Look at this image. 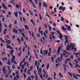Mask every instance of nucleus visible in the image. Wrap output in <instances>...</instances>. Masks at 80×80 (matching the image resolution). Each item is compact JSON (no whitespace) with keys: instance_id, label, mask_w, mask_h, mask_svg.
<instances>
[{"instance_id":"obj_17","label":"nucleus","mask_w":80,"mask_h":80,"mask_svg":"<svg viewBox=\"0 0 80 80\" xmlns=\"http://www.w3.org/2000/svg\"><path fill=\"white\" fill-rule=\"evenodd\" d=\"M43 6L44 7H46V8H47V4H46V3H45V2H43Z\"/></svg>"},{"instance_id":"obj_31","label":"nucleus","mask_w":80,"mask_h":80,"mask_svg":"<svg viewBox=\"0 0 80 80\" xmlns=\"http://www.w3.org/2000/svg\"><path fill=\"white\" fill-rule=\"evenodd\" d=\"M66 62H68V61H71V59H70V58H68L66 60Z\"/></svg>"},{"instance_id":"obj_38","label":"nucleus","mask_w":80,"mask_h":80,"mask_svg":"<svg viewBox=\"0 0 80 80\" xmlns=\"http://www.w3.org/2000/svg\"><path fill=\"white\" fill-rule=\"evenodd\" d=\"M38 62H37V61H35V66H37V63Z\"/></svg>"},{"instance_id":"obj_63","label":"nucleus","mask_w":80,"mask_h":80,"mask_svg":"<svg viewBox=\"0 0 80 80\" xmlns=\"http://www.w3.org/2000/svg\"><path fill=\"white\" fill-rule=\"evenodd\" d=\"M51 33L52 34V35H54V34H55V33H56V32H51Z\"/></svg>"},{"instance_id":"obj_50","label":"nucleus","mask_w":80,"mask_h":80,"mask_svg":"<svg viewBox=\"0 0 80 80\" xmlns=\"http://www.w3.org/2000/svg\"><path fill=\"white\" fill-rule=\"evenodd\" d=\"M52 38H54V39H55V36L52 35L51 36Z\"/></svg>"},{"instance_id":"obj_43","label":"nucleus","mask_w":80,"mask_h":80,"mask_svg":"<svg viewBox=\"0 0 80 80\" xmlns=\"http://www.w3.org/2000/svg\"><path fill=\"white\" fill-rule=\"evenodd\" d=\"M2 21L3 22H5V18H2Z\"/></svg>"},{"instance_id":"obj_58","label":"nucleus","mask_w":80,"mask_h":80,"mask_svg":"<svg viewBox=\"0 0 80 80\" xmlns=\"http://www.w3.org/2000/svg\"><path fill=\"white\" fill-rule=\"evenodd\" d=\"M23 21H24V22H26V21H27V20H26V19H25V18H23Z\"/></svg>"},{"instance_id":"obj_41","label":"nucleus","mask_w":80,"mask_h":80,"mask_svg":"<svg viewBox=\"0 0 80 80\" xmlns=\"http://www.w3.org/2000/svg\"><path fill=\"white\" fill-rule=\"evenodd\" d=\"M25 47L23 46V48L22 49L23 52H25Z\"/></svg>"},{"instance_id":"obj_55","label":"nucleus","mask_w":80,"mask_h":80,"mask_svg":"<svg viewBox=\"0 0 80 80\" xmlns=\"http://www.w3.org/2000/svg\"><path fill=\"white\" fill-rule=\"evenodd\" d=\"M40 30H41V27H40L38 28L39 32H40Z\"/></svg>"},{"instance_id":"obj_2","label":"nucleus","mask_w":80,"mask_h":80,"mask_svg":"<svg viewBox=\"0 0 80 80\" xmlns=\"http://www.w3.org/2000/svg\"><path fill=\"white\" fill-rule=\"evenodd\" d=\"M7 67H6L4 66L2 68V73L4 75H5L7 73V70H6Z\"/></svg>"},{"instance_id":"obj_18","label":"nucleus","mask_w":80,"mask_h":80,"mask_svg":"<svg viewBox=\"0 0 80 80\" xmlns=\"http://www.w3.org/2000/svg\"><path fill=\"white\" fill-rule=\"evenodd\" d=\"M70 28H71V27L70 26H68L67 28V30H69V31H70Z\"/></svg>"},{"instance_id":"obj_20","label":"nucleus","mask_w":80,"mask_h":80,"mask_svg":"<svg viewBox=\"0 0 80 80\" xmlns=\"http://www.w3.org/2000/svg\"><path fill=\"white\" fill-rule=\"evenodd\" d=\"M13 52H14L13 50H12L11 51L10 54L11 55H13Z\"/></svg>"},{"instance_id":"obj_36","label":"nucleus","mask_w":80,"mask_h":80,"mask_svg":"<svg viewBox=\"0 0 80 80\" xmlns=\"http://www.w3.org/2000/svg\"><path fill=\"white\" fill-rule=\"evenodd\" d=\"M60 66V65L58 64H56V68H58V66Z\"/></svg>"},{"instance_id":"obj_19","label":"nucleus","mask_w":80,"mask_h":80,"mask_svg":"<svg viewBox=\"0 0 80 80\" xmlns=\"http://www.w3.org/2000/svg\"><path fill=\"white\" fill-rule=\"evenodd\" d=\"M62 30H64V31H66V30H67V29H66V28H65V27L63 26L62 27Z\"/></svg>"},{"instance_id":"obj_5","label":"nucleus","mask_w":80,"mask_h":80,"mask_svg":"<svg viewBox=\"0 0 80 80\" xmlns=\"http://www.w3.org/2000/svg\"><path fill=\"white\" fill-rule=\"evenodd\" d=\"M59 10H62V12H64V11L66 10L65 7H63L62 6H61L59 8Z\"/></svg>"},{"instance_id":"obj_49","label":"nucleus","mask_w":80,"mask_h":80,"mask_svg":"<svg viewBox=\"0 0 80 80\" xmlns=\"http://www.w3.org/2000/svg\"><path fill=\"white\" fill-rule=\"evenodd\" d=\"M16 77L18 78V79H20V76L18 75H17Z\"/></svg>"},{"instance_id":"obj_30","label":"nucleus","mask_w":80,"mask_h":80,"mask_svg":"<svg viewBox=\"0 0 80 80\" xmlns=\"http://www.w3.org/2000/svg\"><path fill=\"white\" fill-rule=\"evenodd\" d=\"M38 73L39 74V75L42 73V71H38Z\"/></svg>"},{"instance_id":"obj_29","label":"nucleus","mask_w":80,"mask_h":80,"mask_svg":"<svg viewBox=\"0 0 80 80\" xmlns=\"http://www.w3.org/2000/svg\"><path fill=\"white\" fill-rule=\"evenodd\" d=\"M18 31H19V33H21V32H23V31L22 30L20 29H18Z\"/></svg>"},{"instance_id":"obj_57","label":"nucleus","mask_w":80,"mask_h":80,"mask_svg":"<svg viewBox=\"0 0 80 80\" xmlns=\"http://www.w3.org/2000/svg\"><path fill=\"white\" fill-rule=\"evenodd\" d=\"M24 78H26V75L25 73H23Z\"/></svg>"},{"instance_id":"obj_11","label":"nucleus","mask_w":80,"mask_h":80,"mask_svg":"<svg viewBox=\"0 0 80 80\" xmlns=\"http://www.w3.org/2000/svg\"><path fill=\"white\" fill-rule=\"evenodd\" d=\"M2 7L3 8H4L5 10H7V8L5 6V5L4 3H2Z\"/></svg>"},{"instance_id":"obj_4","label":"nucleus","mask_w":80,"mask_h":80,"mask_svg":"<svg viewBox=\"0 0 80 80\" xmlns=\"http://www.w3.org/2000/svg\"><path fill=\"white\" fill-rule=\"evenodd\" d=\"M57 33H58V34L59 35V38L60 39V40H62V39L63 38V35L60 33V31H59L58 30L57 31Z\"/></svg>"},{"instance_id":"obj_14","label":"nucleus","mask_w":80,"mask_h":80,"mask_svg":"<svg viewBox=\"0 0 80 80\" xmlns=\"http://www.w3.org/2000/svg\"><path fill=\"white\" fill-rule=\"evenodd\" d=\"M13 32L14 33H16V34L18 33V32H17V30H16L15 29V28L13 29Z\"/></svg>"},{"instance_id":"obj_52","label":"nucleus","mask_w":80,"mask_h":80,"mask_svg":"<svg viewBox=\"0 0 80 80\" xmlns=\"http://www.w3.org/2000/svg\"><path fill=\"white\" fill-rule=\"evenodd\" d=\"M73 78L76 80H78V78L76 76H74V77H73Z\"/></svg>"},{"instance_id":"obj_23","label":"nucleus","mask_w":80,"mask_h":80,"mask_svg":"<svg viewBox=\"0 0 80 80\" xmlns=\"http://www.w3.org/2000/svg\"><path fill=\"white\" fill-rule=\"evenodd\" d=\"M27 73L29 75H31V72H30V70H28V71Z\"/></svg>"},{"instance_id":"obj_59","label":"nucleus","mask_w":80,"mask_h":80,"mask_svg":"<svg viewBox=\"0 0 80 80\" xmlns=\"http://www.w3.org/2000/svg\"><path fill=\"white\" fill-rule=\"evenodd\" d=\"M27 70V68H26L24 70V73H26Z\"/></svg>"},{"instance_id":"obj_12","label":"nucleus","mask_w":80,"mask_h":80,"mask_svg":"<svg viewBox=\"0 0 80 80\" xmlns=\"http://www.w3.org/2000/svg\"><path fill=\"white\" fill-rule=\"evenodd\" d=\"M6 46H7V47H7V48H9V49H10V50H13V48H12L11 47V46H8V45L7 44H6Z\"/></svg>"},{"instance_id":"obj_22","label":"nucleus","mask_w":80,"mask_h":80,"mask_svg":"<svg viewBox=\"0 0 80 80\" xmlns=\"http://www.w3.org/2000/svg\"><path fill=\"white\" fill-rule=\"evenodd\" d=\"M21 67H22V69H24L25 68V66L23 64L21 65Z\"/></svg>"},{"instance_id":"obj_44","label":"nucleus","mask_w":80,"mask_h":80,"mask_svg":"<svg viewBox=\"0 0 80 80\" xmlns=\"http://www.w3.org/2000/svg\"><path fill=\"white\" fill-rule=\"evenodd\" d=\"M49 51L50 53L52 52V50H51V48H50L49 49Z\"/></svg>"},{"instance_id":"obj_15","label":"nucleus","mask_w":80,"mask_h":80,"mask_svg":"<svg viewBox=\"0 0 80 80\" xmlns=\"http://www.w3.org/2000/svg\"><path fill=\"white\" fill-rule=\"evenodd\" d=\"M24 26L25 27V30H29V28H28V26L27 25H24Z\"/></svg>"},{"instance_id":"obj_56","label":"nucleus","mask_w":80,"mask_h":80,"mask_svg":"<svg viewBox=\"0 0 80 80\" xmlns=\"http://www.w3.org/2000/svg\"><path fill=\"white\" fill-rule=\"evenodd\" d=\"M9 28H12V24H10L9 25Z\"/></svg>"},{"instance_id":"obj_9","label":"nucleus","mask_w":80,"mask_h":80,"mask_svg":"<svg viewBox=\"0 0 80 80\" xmlns=\"http://www.w3.org/2000/svg\"><path fill=\"white\" fill-rule=\"evenodd\" d=\"M5 43H6V45L8 43V45H10L11 44V41H10V40H8V41H5Z\"/></svg>"},{"instance_id":"obj_7","label":"nucleus","mask_w":80,"mask_h":80,"mask_svg":"<svg viewBox=\"0 0 80 80\" xmlns=\"http://www.w3.org/2000/svg\"><path fill=\"white\" fill-rule=\"evenodd\" d=\"M25 66L27 65V68H29V63H28V62H24V64H23Z\"/></svg>"},{"instance_id":"obj_6","label":"nucleus","mask_w":80,"mask_h":80,"mask_svg":"<svg viewBox=\"0 0 80 80\" xmlns=\"http://www.w3.org/2000/svg\"><path fill=\"white\" fill-rule=\"evenodd\" d=\"M68 39V36H66L65 37V40H66V41L64 43L65 46H66V43H68V41L67 40Z\"/></svg>"},{"instance_id":"obj_47","label":"nucleus","mask_w":80,"mask_h":80,"mask_svg":"<svg viewBox=\"0 0 80 80\" xmlns=\"http://www.w3.org/2000/svg\"><path fill=\"white\" fill-rule=\"evenodd\" d=\"M33 6V7H34V8H36V7H35V5H34V3H32Z\"/></svg>"},{"instance_id":"obj_21","label":"nucleus","mask_w":80,"mask_h":80,"mask_svg":"<svg viewBox=\"0 0 80 80\" xmlns=\"http://www.w3.org/2000/svg\"><path fill=\"white\" fill-rule=\"evenodd\" d=\"M69 65H70L72 68H73V64H72L70 62H69Z\"/></svg>"},{"instance_id":"obj_24","label":"nucleus","mask_w":80,"mask_h":80,"mask_svg":"<svg viewBox=\"0 0 80 80\" xmlns=\"http://www.w3.org/2000/svg\"><path fill=\"white\" fill-rule=\"evenodd\" d=\"M68 73L69 74V75L71 77H72V74L70 72H68Z\"/></svg>"},{"instance_id":"obj_10","label":"nucleus","mask_w":80,"mask_h":80,"mask_svg":"<svg viewBox=\"0 0 80 80\" xmlns=\"http://www.w3.org/2000/svg\"><path fill=\"white\" fill-rule=\"evenodd\" d=\"M43 54H44V55H46V56H47L48 54V50L45 51V50H44Z\"/></svg>"},{"instance_id":"obj_27","label":"nucleus","mask_w":80,"mask_h":80,"mask_svg":"<svg viewBox=\"0 0 80 80\" xmlns=\"http://www.w3.org/2000/svg\"><path fill=\"white\" fill-rule=\"evenodd\" d=\"M40 53L41 55H43V52H42V48H41L40 49Z\"/></svg>"},{"instance_id":"obj_16","label":"nucleus","mask_w":80,"mask_h":80,"mask_svg":"<svg viewBox=\"0 0 80 80\" xmlns=\"http://www.w3.org/2000/svg\"><path fill=\"white\" fill-rule=\"evenodd\" d=\"M59 76L61 78H63V75H62V73L60 72L59 73Z\"/></svg>"},{"instance_id":"obj_48","label":"nucleus","mask_w":80,"mask_h":80,"mask_svg":"<svg viewBox=\"0 0 80 80\" xmlns=\"http://www.w3.org/2000/svg\"><path fill=\"white\" fill-rule=\"evenodd\" d=\"M74 62H75V63H76L77 64L78 63V61L76 60H74Z\"/></svg>"},{"instance_id":"obj_28","label":"nucleus","mask_w":80,"mask_h":80,"mask_svg":"<svg viewBox=\"0 0 80 80\" xmlns=\"http://www.w3.org/2000/svg\"><path fill=\"white\" fill-rule=\"evenodd\" d=\"M43 34L44 37H45V38H48V37H47V36L46 35V34H45V32H43Z\"/></svg>"},{"instance_id":"obj_35","label":"nucleus","mask_w":80,"mask_h":80,"mask_svg":"<svg viewBox=\"0 0 80 80\" xmlns=\"http://www.w3.org/2000/svg\"><path fill=\"white\" fill-rule=\"evenodd\" d=\"M31 59H32V56H30L29 58L28 59L29 62H30V60H31Z\"/></svg>"},{"instance_id":"obj_32","label":"nucleus","mask_w":80,"mask_h":80,"mask_svg":"<svg viewBox=\"0 0 80 80\" xmlns=\"http://www.w3.org/2000/svg\"><path fill=\"white\" fill-rule=\"evenodd\" d=\"M63 52H64V53H66L67 54H68V55H69V53H68V52H67V51L64 50Z\"/></svg>"},{"instance_id":"obj_42","label":"nucleus","mask_w":80,"mask_h":80,"mask_svg":"<svg viewBox=\"0 0 80 80\" xmlns=\"http://www.w3.org/2000/svg\"><path fill=\"white\" fill-rule=\"evenodd\" d=\"M36 79L35 80H38V76L37 75H35Z\"/></svg>"},{"instance_id":"obj_64","label":"nucleus","mask_w":80,"mask_h":80,"mask_svg":"<svg viewBox=\"0 0 80 80\" xmlns=\"http://www.w3.org/2000/svg\"><path fill=\"white\" fill-rule=\"evenodd\" d=\"M27 80H31V78L30 77H28V79H27Z\"/></svg>"},{"instance_id":"obj_61","label":"nucleus","mask_w":80,"mask_h":80,"mask_svg":"<svg viewBox=\"0 0 80 80\" xmlns=\"http://www.w3.org/2000/svg\"><path fill=\"white\" fill-rule=\"evenodd\" d=\"M61 21H64V18H63V17H61Z\"/></svg>"},{"instance_id":"obj_1","label":"nucleus","mask_w":80,"mask_h":80,"mask_svg":"<svg viewBox=\"0 0 80 80\" xmlns=\"http://www.w3.org/2000/svg\"><path fill=\"white\" fill-rule=\"evenodd\" d=\"M75 47V44L71 43L70 44V46L69 45H68L67 46V48H66L67 50H70V48L72 50H73L74 49V47Z\"/></svg>"},{"instance_id":"obj_54","label":"nucleus","mask_w":80,"mask_h":80,"mask_svg":"<svg viewBox=\"0 0 80 80\" xmlns=\"http://www.w3.org/2000/svg\"><path fill=\"white\" fill-rule=\"evenodd\" d=\"M58 61H59L60 62H61V60H60V58H58Z\"/></svg>"},{"instance_id":"obj_39","label":"nucleus","mask_w":80,"mask_h":80,"mask_svg":"<svg viewBox=\"0 0 80 80\" xmlns=\"http://www.w3.org/2000/svg\"><path fill=\"white\" fill-rule=\"evenodd\" d=\"M39 7H40V8L42 6V3L40 1V2L39 4Z\"/></svg>"},{"instance_id":"obj_13","label":"nucleus","mask_w":80,"mask_h":80,"mask_svg":"<svg viewBox=\"0 0 80 80\" xmlns=\"http://www.w3.org/2000/svg\"><path fill=\"white\" fill-rule=\"evenodd\" d=\"M14 14L16 16V17L17 18L18 17V11H17V12H14Z\"/></svg>"},{"instance_id":"obj_53","label":"nucleus","mask_w":80,"mask_h":80,"mask_svg":"<svg viewBox=\"0 0 80 80\" xmlns=\"http://www.w3.org/2000/svg\"><path fill=\"white\" fill-rule=\"evenodd\" d=\"M39 62L40 63H42V59H40L39 60Z\"/></svg>"},{"instance_id":"obj_34","label":"nucleus","mask_w":80,"mask_h":80,"mask_svg":"<svg viewBox=\"0 0 80 80\" xmlns=\"http://www.w3.org/2000/svg\"><path fill=\"white\" fill-rule=\"evenodd\" d=\"M48 27H49V29L50 32L51 31V30H52V29H51V27L49 25H48Z\"/></svg>"},{"instance_id":"obj_46","label":"nucleus","mask_w":80,"mask_h":80,"mask_svg":"<svg viewBox=\"0 0 80 80\" xmlns=\"http://www.w3.org/2000/svg\"><path fill=\"white\" fill-rule=\"evenodd\" d=\"M31 32H32V37H34V33L32 31H31Z\"/></svg>"},{"instance_id":"obj_60","label":"nucleus","mask_w":80,"mask_h":80,"mask_svg":"<svg viewBox=\"0 0 80 80\" xmlns=\"http://www.w3.org/2000/svg\"><path fill=\"white\" fill-rule=\"evenodd\" d=\"M23 12V13H25V12H26V11H25V10L24 8H23V10H22Z\"/></svg>"},{"instance_id":"obj_3","label":"nucleus","mask_w":80,"mask_h":80,"mask_svg":"<svg viewBox=\"0 0 80 80\" xmlns=\"http://www.w3.org/2000/svg\"><path fill=\"white\" fill-rule=\"evenodd\" d=\"M62 47H63V45H62L61 46L59 47L58 48L57 51V55H60V49Z\"/></svg>"},{"instance_id":"obj_37","label":"nucleus","mask_w":80,"mask_h":80,"mask_svg":"<svg viewBox=\"0 0 80 80\" xmlns=\"http://www.w3.org/2000/svg\"><path fill=\"white\" fill-rule=\"evenodd\" d=\"M35 66L36 67H37V70L38 71L39 70V66L37 65Z\"/></svg>"},{"instance_id":"obj_26","label":"nucleus","mask_w":80,"mask_h":80,"mask_svg":"<svg viewBox=\"0 0 80 80\" xmlns=\"http://www.w3.org/2000/svg\"><path fill=\"white\" fill-rule=\"evenodd\" d=\"M39 18H40V20H42V16H41V14L40 13L39 14Z\"/></svg>"},{"instance_id":"obj_8","label":"nucleus","mask_w":80,"mask_h":80,"mask_svg":"<svg viewBox=\"0 0 80 80\" xmlns=\"http://www.w3.org/2000/svg\"><path fill=\"white\" fill-rule=\"evenodd\" d=\"M15 56H13L12 58L11 59V62L12 63H13V62L15 61Z\"/></svg>"},{"instance_id":"obj_45","label":"nucleus","mask_w":80,"mask_h":80,"mask_svg":"<svg viewBox=\"0 0 80 80\" xmlns=\"http://www.w3.org/2000/svg\"><path fill=\"white\" fill-rule=\"evenodd\" d=\"M42 72H43V73H44V74H46V72H45V70L43 69L42 70Z\"/></svg>"},{"instance_id":"obj_40","label":"nucleus","mask_w":80,"mask_h":80,"mask_svg":"<svg viewBox=\"0 0 80 80\" xmlns=\"http://www.w3.org/2000/svg\"><path fill=\"white\" fill-rule=\"evenodd\" d=\"M63 67L64 68H67V65L65 64H63Z\"/></svg>"},{"instance_id":"obj_33","label":"nucleus","mask_w":80,"mask_h":80,"mask_svg":"<svg viewBox=\"0 0 80 80\" xmlns=\"http://www.w3.org/2000/svg\"><path fill=\"white\" fill-rule=\"evenodd\" d=\"M34 54H35V56H36V58L37 59H38V55H37V54L36 53H35Z\"/></svg>"},{"instance_id":"obj_25","label":"nucleus","mask_w":80,"mask_h":80,"mask_svg":"<svg viewBox=\"0 0 80 80\" xmlns=\"http://www.w3.org/2000/svg\"><path fill=\"white\" fill-rule=\"evenodd\" d=\"M24 62L22 61L20 63V64H19V66H20V67H21V65H22V63H23Z\"/></svg>"},{"instance_id":"obj_62","label":"nucleus","mask_w":80,"mask_h":80,"mask_svg":"<svg viewBox=\"0 0 80 80\" xmlns=\"http://www.w3.org/2000/svg\"><path fill=\"white\" fill-rule=\"evenodd\" d=\"M51 60H52V62H53V57H52Z\"/></svg>"},{"instance_id":"obj_51","label":"nucleus","mask_w":80,"mask_h":80,"mask_svg":"<svg viewBox=\"0 0 80 80\" xmlns=\"http://www.w3.org/2000/svg\"><path fill=\"white\" fill-rule=\"evenodd\" d=\"M57 76V74H56V72H54V77H56Z\"/></svg>"}]
</instances>
